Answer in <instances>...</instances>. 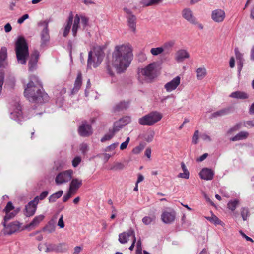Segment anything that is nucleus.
<instances>
[{
    "label": "nucleus",
    "mask_w": 254,
    "mask_h": 254,
    "mask_svg": "<svg viewBox=\"0 0 254 254\" xmlns=\"http://www.w3.org/2000/svg\"><path fill=\"white\" fill-rule=\"evenodd\" d=\"M133 57L132 46L129 43L116 45L112 53V58L106 62V70L110 76L115 72L121 73L129 66Z\"/></svg>",
    "instance_id": "f257e3e1"
},
{
    "label": "nucleus",
    "mask_w": 254,
    "mask_h": 254,
    "mask_svg": "<svg viewBox=\"0 0 254 254\" xmlns=\"http://www.w3.org/2000/svg\"><path fill=\"white\" fill-rule=\"evenodd\" d=\"M24 94L31 102L42 103L49 100L48 94L43 90L40 82L35 76L30 78V82L25 88Z\"/></svg>",
    "instance_id": "f03ea898"
},
{
    "label": "nucleus",
    "mask_w": 254,
    "mask_h": 254,
    "mask_svg": "<svg viewBox=\"0 0 254 254\" xmlns=\"http://www.w3.org/2000/svg\"><path fill=\"white\" fill-rule=\"evenodd\" d=\"M15 51L18 63L25 64L28 56V48L25 40L23 37H19L16 42Z\"/></svg>",
    "instance_id": "7ed1b4c3"
},
{
    "label": "nucleus",
    "mask_w": 254,
    "mask_h": 254,
    "mask_svg": "<svg viewBox=\"0 0 254 254\" xmlns=\"http://www.w3.org/2000/svg\"><path fill=\"white\" fill-rule=\"evenodd\" d=\"M157 67V63L153 62L144 68H139L138 71L139 79L141 80L142 78L149 81L154 79L156 77Z\"/></svg>",
    "instance_id": "20e7f679"
},
{
    "label": "nucleus",
    "mask_w": 254,
    "mask_h": 254,
    "mask_svg": "<svg viewBox=\"0 0 254 254\" xmlns=\"http://www.w3.org/2000/svg\"><path fill=\"white\" fill-rule=\"evenodd\" d=\"M104 56V52L100 48H95L89 53L88 67L91 68L92 67L95 68L98 66L102 62Z\"/></svg>",
    "instance_id": "39448f33"
},
{
    "label": "nucleus",
    "mask_w": 254,
    "mask_h": 254,
    "mask_svg": "<svg viewBox=\"0 0 254 254\" xmlns=\"http://www.w3.org/2000/svg\"><path fill=\"white\" fill-rule=\"evenodd\" d=\"M89 18L85 15L76 14L73 20L72 28V34L74 37L76 36L77 31L79 29H85L88 26Z\"/></svg>",
    "instance_id": "423d86ee"
},
{
    "label": "nucleus",
    "mask_w": 254,
    "mask_h": 254,
    "mask_svg": "<svg viewBox=\"0 0 254 254\" xmlns=\"http://www.w3.org/2000/svg\"><path fill=\"white\" fill-rule=\"evenodd\" d=\"M162 115L157 112H153L141 118L139 120L142 125L150 126L159 121L162 118Z\"/></svg>",
    "instance_id": "0eeeda50"
},
{
    "label": "nucleus",
    "mask_w": 254,
    "mask_h": 254,
    "mask_svg": "<svg viewBox=\"0 0 254 254\" xmlns=\"http://www.w3.org/2000/svg\"><path fill=\"white\" fill-rule=\"evenodd\" d=\"M73 171L71 169L64 171L57 174L55 178V183L58 185L68 183L72 178Z\"/></svg>",
    "instance_id": "6e6552de"
},
{
    "label": "nucleus",
    "mask_w": 254,
    "mask_h": 254,
    "mask_svg": "<svg viewBox=\"0 0 254 254\" xmlns=\"http://www.w3.org/2000/svg\"><path fill=\"white\" fill-rule=\"evenodd\" d=\"M124 10L126 13L127 25L129 30L133 33H135L136 29V17L133 15L130 10L127 8Z\"/></svg>",
    "instance_id": "1a4fd4ad"
},
{
    "label": "nucleus",
    "mask_w": 254,
    "mask_h": 254,
    "mask_svg": "<svg viewBox=\"0 0 254 254\" xmlns=\"http://www.w3.org/2000/svg\"><path fill=\"white\" fill-rule=\"evenodd\" d=\"M22 108L18 103H16L11 108V118L17 122H21L23 119Z\"/></svg>",
    "instance_id": "9d476101"
},
{
    "label": "nucleus",
    "mask_w": 254,
    "mask_h": 254,
    "mask_svg": "<svg viewBox=\"0 0 254 254\" xmlns=\"http://www.w3.org/2000/svg\"><path fill=\"white\" fill-rule=\"evenodd\" d=\"M175 219V212L173 209L167 208L163 211L161 214V220L164 223H171L174 221Z\"/></svg>",
    "instance_id": "9b49d317"
},
{
    "label": "nucleus",
    "mask_w": 254,
    "mask_h": 254,
    "mask_svg": "<svg viewBox=\"0 0 254 254\" xmlns=\"http://www.w3.org/2000/svg\"><path fill=\"white\" fill-rule=\"evenodd\" d=\"M3 225L5 227V232L7 234H11L20 230L21 224L18 221H14L6 226L4 222Z\"/></svg>",
    "instance_id": "f8f14e48"
},
{
    "label": "nucleus",
    "mask_w": 254,
    "mask_h": 254,
    "mask_svg": "<svg viewBox=\"0 0 254 254\" xmlns=\"http://www.w3.org/2000/svg\"><path fill=\"white\" fill-rule=\"evenodd\" d=\"M226 17L225 11L221 9H216L212 11L211 18L215 22H222Z\"/></svg>",
    "instance_id": "ddd939ff"
},
{
    "label": "nucleus",
    "mask_w": 254,
    "mask_h": 254,
    "mask_svg": "<svg viewBox=\"0 0 254 254\" xmlns=\"http://www.w3.org/2000/svg\"><path fill=\"white\" fill-rule=\"evenodd\" d=\"M181 82V78L177 76L164 85V88L168 92L175 90L179 86Z\"/></svg>",
    "instance_id": "4468645a"
},
{
    "label": "nucleus",
    "mask_w": 254,
    "mask_h": 254,
    "mask_svg": "<svg viewBox=\"0 0 254 254\" xmlns=\"http://www.w3.org/2000/svg\"><path fill=\"white\" fill-rule=\"evenodd\" d=\"M39 57V52L37 50L34 51L31 54L28 62V67L30 71H33L36 69Z\"/></svg>",
    "instance_id": "2eb2a0df"
},
{
    "label": "nucleus",
    "mask_w": 254,
    "mask_h": 254,
    "mask_svg": "<svg viewBox=\"0 0 254 254\" xmlns=\"http://www.w3.org/2000/svg\"><path fill=\"white\" fill-rule=\"evenodd\" d=\"M132 236L133 238L135 236L134 231L130 228L126 232H124L119 235V241L121 244L127 243L129 237Z\"/></svg>",
    "instance_id": "dca6fc26"
},
{
    "label": "nucleus",
    "mask_w": 254,
    "mask_h": 254,
    "mask_svg": "<svg viewBox=\"0 0 254 254\" xmlns=\"http://www.w3.org/2000/svg\"><path fill=\"white\" fill-rule=\"evenodd\" d=\"M190 57L189 52L185 49H180L176 51L174 59L178 63L183 62L185 59Z\"/></svg>",
    "instance_id": "f3484780"
},
{
    "label": "nucleus",
    "mask_w": 254,
    "mask_h": 254,
    "mask_svg": "<svg viewBox=\"0 0 254 254\" xmlns=\"http://www.w3.org/2000/svg\"><path fill=\"white\" fill-rule=\"evenodd\" d=\"M182 14L183 18L190 23L193 24H197L196 18L193 16L192 12L190 9L189 8L184 9L182 11Z\"/></svg>",
    "instance_id": "a211bd4d"
},
{
    "label": "nucleus",
    "mask_w": 254,
    "mask_h": 254,
    "mask_svg": "<svg viewBox=\"0 0 254 254\" xmlns=\"http://www.w3.org/2000/svg\"><path fill=\"white\" fill-rule=\"evenodd\" d=\"M82 185V180L79 178H74L71 180V182L69 184V189L71 192L74 193L77 192L79 188Z\"/></svg>",
    "instance_id": "6ab92c4d"
},
{
    "label": "nucleus",
    "mask_w": 254,
    "mask_h": 254,
    "mask_svg": "<svg viewBox=\"0 0 254 254\" xmlns=\"http://www.w3.org/2000/svg\"><path fill=\"white\" fill-rule=\"evenodd\" d=\"M37 204L33 200L30 201L25 207V215L27 217L33 215L36 212Z\"/></svg>",
    "instance_id": "aec40b11"
},
{
    "label": "nucleus",
    "mask_w": 254,
    "mask_h": 254,
    "mask_svg": "<svg viewBox=\"0 0 254 254\" xmlns=\"http://www.w3.org/2000/svg\"><path fill=\"white\" fill-rule=\"evenodd\" d=\"M39 25H44L45 26L41 34V37L42 40L41 44L42 45H43L49 39V32L48 29V22L45 21L43 22H40L39 23Z\"/></svg>",
    "instance_id": "412c9836"
},
{
    "label": "nucleus",
    "mask_w": 254,
    "mask_h": 254,
    "mask_svg": "<svg viewBox=\"0 0 254 254\" xmlns=\"http://www.w3.org/2000/svg\"><path fill=\"white\" fill-rule=\"evenodd\" d=\"M214 173L210 169L203 168L199 173V176L202 179L211 180L213 178Z\"/></svg>",
    "instance_id": "4be33fe9"
},
{
    "label": "nucleus",
    "mask_w": 254,
    "mask_h": 254,
    "mask_svg": "<svg viewBox=\"0 0 254 254\" xmlns=\"http://www.w3.org/2000/svg\"><path fill=\"white\" fill-rule=\"evenodd\" d=\"M7 49L2 47L0 50V68L5 67L7 65Z\"/></svg>",
    "instance_id": "5701e85b"
},
{
    "label": "nucleus",
    "mask_w": 254,
    "mask_h": 254,
    "mask_svg": "<svg viewBox=\"0 0 254 254\" xmlns=\"http://www.w3.org/2000/svg\"><path fill=\"white\" fill-rule=\"evenodd\" d=\"M73 20V15L72 13H71L68 18V19L66 21V23H65L64 29V32H63V36L64 37H66L71 29V25L72 24Z\"/></svg>",
    "instance_id": "b1692460"
},
{
    "label": "nucleus",
    "mask_w": 254,
    "mask_h": 254,
    "mask_svg": "<svg viewBox=\"0 0 254 254\" xmlns=\"http://www.w3.org/2000/svg\"><path fill=\"white\" fill-rule=\"evenodd\" d=\"M131 122L130 117L129 116L124 117L114 123L113 127H122L127 125Z\"/></svg>",
    "instance_id": "393cba45"
},
{
    "label": "nucleus",
    "mask_w": 254,
    "mask_h": 254,
    "mask_svg": "<svg viewBox=\"0 0 254 254\" xmlns=\"http://www.w3.org/2000/svg\"><path fill=\"white\" fill-rule=\"evenodd\" d=\"M231 111L230 108H225L211 114V118H218L228 114Z\"/></svg>",
    "instance_id": "a878e982"
},
{
    "label": "nucleus",
    "mask_w": 254,
    "mask_h": 254,
    "mask_svg": "<svg viewBox=\"0 0 254 254\" xmlns=\"http://www.w3.org/2000/svg\"><path fill=\"white\" fill-rule=\"evenodd\" d=\"M44 216L43 215H40L34 217L33 220L26 226V228H34L44 219Z\"/></svg>",
    "instance_id": "bb28decb"
},
{
    "label": "nucleus",
    "mask_w": 254,
    "mask_h": 254,
    "mask_svg": "<svg viewBox=\"0 0 254 254\" xmlns=\"http://www.w3.org/2000/svg\"><path fill=\"white\" fill-rule=\"evenodd\" d=\"M235 53L237 60L238 68L239 70H241L242 68L243 63V54L239 51L237 48L235 49Z\"/></svg>",
    "instance_id": "cd10ccee"
},
{
    "label": "nucleus",
    "mask_w": 254,
    "mask_h": 254,
    "mask_svg": "<svg viewBox=\"0 0 254 254\" xmlns=\"http://www.w3.org/2000/svg\"><path fill=\"white\" fill-rule=\"evenodd\" d=\"M82 85V75L79 73L75 81L74 88L72 90V93L77 92L80 88Z\"/></svg>",
    "instance_id": "c85d7f7f"
},
{
    "label": "nucleus",
    "mask_w": 254,
    "mask_h": 254,
    "mask_svg": "<svg viewBox=\"0 0 254 254\" xmlns=\"http://www.w3.org/2000/svg\"><path fill=\"white\" fill-rule=\"evenodd\" d=\"M230 97L233 98L241 99H245L248 98V96L246 93L240 91L232 92L230 95Z\"/></svg>",
    "instance_id": "c756f323"
},
{
    "label": "nucleus",
    "mask_w": 254,
    "mask_h": 254,
    "mask_svg": "<svg viewBox=\"0 0 254 254\" xmlns=\"http://www.w3.org/2000/svg\"><path fill=\"white\" fill-rule=\"evenodd\" d=\"M249 133L246 131H241L237 134L235 136L231 138L230 140L232 141H236L238 140H243L247 138Z\"/></svg>",
    "instance_id": "7c9ffc66"
},
{
    "label": "nucleus",
    "mask_w": 254,
    "mask_h": 254,
    "mask_svg": "<svg viewBox=\"0 0 254 254\" xmlns=\"http://www.w3.org/2000/svg\"><path fill=\"white\" fill-rule=\"evenodd\" d=\"M196 77L199 80H201L206 76L207 71L205 67L198 68L196 70Z\"/></svg>",
    "instance_id": "2f4dec72"
},
{
    "label": "nucleus",
    "mask_w": 254,
    "mask_h": 254,
    "mask_svg": "<svg viewBox=\"0 0 254 254\" xmlns=\"http://www.w3.org/2000/svg\"><path fill=\"white\" fill-rule=\"evenodd\" d=\"M78 131L80 135L82 137H88L93 133L91 128H79Z\"/></svg>",
    "instance_id": "473e14b6"
},
{
    "label": "nucleus",
    "mask_w": 254,
    "mask_h": 254,
    "mask_svg": "<svg viewBox=\"0 0 254 254\" xmlns=\"http://www.w3.org/2000/svg\"><path fill=\"white\" fill-rule=\"evenodd\" d=\"M181 166L182 169L183 171V173H180L178 175V177L179 178H184V179H188L189 178V172L188 171L185 163L184 162H182L181 163Z\"/></svg>",
    "instance_id": "72a5a7b5"
},
{
    "label": "nucleus",
    "mask_w": 254,
    "mask_h": 254,
    "mask_svg": "<svg viewBox=\"0 0 254 254\" xmlns=\"http://www.w3.org/2000/svg\"><path fill=\"white\" fill-rule=\"evenodd\" d=\"M205 218L215 225H220L222 226L225 225L224 223L214 215H213L211 217H205Z\"/></svg>",
    "instance_id": "f704fd0d"
},
{
    "label": "nucleus",
    "mask_w": 254,
    "mask_h": 254,
    "mask_svg": "<svg viewBox=\"0 0 254 254\" xmlns=\"http://www.w3.org/2000/svg\"><path fill=\"white\" fill-rule=\"evenodd\" d=\"M118 131V129H117L114 128L113 129L110 130L109 132L105 134L103 137H102L101 139V141L102 142H104L106 141L109 140L114 136L115 133L116 131Z\"/></svg>",
    "instance_id": "c9c22d12"
},
{
    "label": "nucleus",
    "mask_w": 254,
    "mask_h": 254,
    "mask_svg": "<svg viewBox=\"0 0 254 254\" xmlns=\"http://www.w3.org/2000/svg\"><path fill=\"white\" fill-rule=\"evenodd\" d=\"M150 52L153 56L156 57L162 54L164 52V48L162 46L152 48Z\"/></svg>",
    "instance_id": "e433bc0d"
},
{
    "label": "nucleus",
    "mask_w": 254,
    "mask_h": 254,
    "mask_svg": "<svg viewBox=\"0 0 254 254\" xmlns=\"http://www.w3.org/2000/svg\"><path fill=\"white\" fill-rule=\"evenodd\" d=\"M57 253H64L68 249V245L66 243H61L56 245Z\"/></svg>",
    "instance_id": "4c0bfd02"
},
{
    "label": "nucleus",
    "mask_w": 254,
    "mask_h": 254,
    "mask_svg": "<svg viewBox=\"0 0 254 254\" xmlns=\"http://www.w3.org/2000/svg\"><path fill=\"white\" fill-rule=\"evenodd\" d=\"M56 226L54 222L49 221L48 224L43 228L42 231H46L49 233H52L55 231Z\"/></svg>",
    "instance_id": "58836bf2"
},
{
    "label": "nucleus",
    "mask_w": 254,
    "mask_h": 254,
    "mask_svg": "<svg viewBox=\"0 0 254 254\" xmlns=\"http://www.w3.org/2000/svg\"><path fill=\"white\" fill-rule=\"evenodd\" d=\"M163 0H143L142 3L145 6L156 5L162 2Z\"/></svg>",
    "instance_id": "ea45409f"
},
{
    "label": "nucleus",
    "mask_w": 254,
    "mask_h": 254,
    "mask_svg": "<svg viewBox=\"0 0 254 254\" xmlns=\"http://www.w3.org/2000/svg\"><path fill=\"white\" fill-rule=\"evenodd\" d=\"M63 193V191L62 190H60L58 192L52 194L49 197V202H54L56 201V200L60 197H61Z\"/></svg>",
    "instance_id": "a19ab883"
},
{
    "label": "nucleus",
    "mask_w": 254,
    "mask_h": 254,
    "mask_svg": "<svg viewBox=\"0 0 254 254\" xmlns=\"http://www.w3.org/2000/svg\"><path fill=\"white\" fill-rule=\"evenodd\" d=\"M155 217L153 215L150 216H147L144 217L142 219V221L143 223L145 225H148L151 224V223L155 221Z\"/></svg>",
    "instance_id": "79ce46f5"
},
{
    "label": "nucleus",
    "mask_w": 254,
    "mask_h": 254,
    "mask_svg": "<svg viewBox=\"0 0 254 254\" xmlns=\"http://www.w3.org/2000/svg\"><path fill=\"white\" fill-rule=\"evenodd\" d=\"M241 215L244 221L247 220L248 217L250 216V211L248 208L242 207L241 209Z\"/></svg>",
    "instance_id": "37998d69"
},
{
    "label": "nucleus",
    "mask_w": 254,
    "mask_h": 254,
    "mask_svg": "<svg viewBox=\"0 0 254 254\" xmlns=\"http://www.w3.org/2000/svg\"><path fill=\"white\" fill-rule=\"evenodd\" d=\"M239 200L236 199L231 200L228 203V208L231 211H234L239 204Z\"/></svg>",
    "instance_id": "c03bdc74"
},
{
    "label": "nucleus",
    "mask_w": 254,
    "mask_h": 254,
    "mask_svg": "<svg viewBox=\"0 0 254 254\" xmlns=\"http://www.w3.org/2000/svg\"><path fill=\"white\" fill-rule=\"evenodd\" d=\"M46 249L45 252L47 253L55 252H57L56 245L54 244L45 243Z\"/></svg>",
    "instance_id": "a18cd8bd"
},
{
    "label": "nucleus",
    "mask_w": 254,
    "mask_h": 254,
    "mask_svg": "<svg viewBox=\"0 0 254 254\" xmlns=\"http://www.w3.org/2000/svg\"><path fill=\"white\" fill-rule=\"evenodd\" d=\"M128 106V103L126 102H121L117 104L114 108L115 111H118L120 110L126 109Z\"/></svg>",
    "instance_id": "49530a36"
},
{
    "label": "nucleus",
    "mask_w": 254,
    "mask_h": 254,
    "mask_svg": "<svg viewBox=\"0 0 254 254\" xmlns=\"http://www.w3.org/2000/svg\"><path fill=\"white\" fill-rule=\"evenodd\" d=\"M154 135V132L151 130L148 131V132L144 135V139L147 142H151L153 140Z\"/></svg>",
    "instance_id": "de8ad7c7"
},
{
    "label": "nucleus",
    "mask_w": 254,
    "mask_h": 254,
    "mask_svg": "<svg viewBox=\"0 0 254 254\" xmlns=\"http://www.w3.org/2000/svg\"><path fill=\"white\" fill-rule=\"evenodd\" d=\"M48 194V191H44L42 192L39 196H37L34 198L33 200L37 203V204L39 202V200H43L44 198H45Z\"/></svg>",
    "instance_id": "09e8293b"
},
{
    "label": "nucleus",
    "mask_w": 254,
    "mask_h": 254,
    "mask_svg": "<svg viewBox=\"0 0 254 254\" xmlns=\"http://www.w3.org/2000/svg\"><path fill=\"white\" fill-rule=\"evenodd\" d=\"M242 126H244L246 127L248 126L254 127V119L251 121L240 123L237 125L236 127H240Z\"/></svg>",
    "instance_id": "8fccbe9b"
},
{
    "label": "nucleus",
    "mask_w": 254,
    "mask_h": 254,
    "mask_svg": "<svg viewBox=\"0 0 254 254\" xmlns=\"http://www.w3.org/2000/svg\"><path fill=\"white\" fill-rule=\"evenodd\" d=\"M17 213V212L16 211H11L5 213V215L4 218V222H5L6 221L13 218L16 215Z\"/></svg>",
    "instance_id": "3c124183"
},
{
    "label": "nucleus",
    "mask_w": 254,
    "mask_h": 254,
    "mask_svg": "<svg viewBox=\"0 0 254 254\" xmlns=\"http://www.w3.org/2000/svg\"><path fill=\"white\" fill-rule=\"evenodd\" d=\"M111 155L107 153L98 154L96 157L102 158L104 163H106L111 157Z\"/></svg>",
    "instance_id": "603ef678"
},
{
    "label": "nucleus",
    "mask_w": 254,
    "mask_h": 254,
    "mask_svg": "<svg viewBox=\"0 0 254 254\" xmlns=\"http://www.w3.org/2000/svg\"><path fill=\"white\" fill-rule=\"evenodd\" d=\"M79 149L82 154L85 155L89 150L88 145L86 143H82L80 145Z\"/></svg>",
    "instance_id": "864d4df0"
},
{
    "label": "nucleus",
    "mask_w": 254,
    "mask_h": 254,
    "mask_svg": "<svg viewBox=\"0 0 254 254\" xmlns=\"http://www.w3.org/2000/svg\"><path fill=\"white\" fill-rule=\"evenodd\" d=\"M174 45V42L172 41H169L165 42L162 45V47L164 48V51L165 50H168L170 48L173 47Z\"/></svg>",
    "instance_id": "5fc2aeb1"
},
{
    "label": "nucleus",
    "mask_w": 254,
    "mask_h": 254,
    "mask_svg": "<svg viewBox=\"0 0 254 254\" xmlns=\"http://www.w3.org/2000/svg\"><path fill=\"white\" fill-rule=\"evenodd\" d=\"M81 162V157L76 156L72 161V165L74 167H77Z\"/></svg>",
    "instance_id": "6e6d98bb"
},
{
    "label": "nucleus",
    "mask_w": 254,
    "mask_h": 254,
    "mask_svg": "<svg viewBox=\"0 0 254 254\" xmlns=\"http://www.w3.org/2000/svg\"><path fill=\"white\" fill-rule=\"evenodd\" d=\"M75 193L73 192H71L70 190H68L67 193L65 194L63 197V201L64 202H66L70 197H72V195H74Z\"/></svg>",
    "instance_id": "4d7b16f0"
},
{
    "label": "nucleus",
    "mask_w": 254,
    "mask_h": 254,
    "mask_svg": "<svg viewBox=\"0 0 254 254\" xmlns=\"http://www.w3.org/2000/svg\"><path fill=\"white\" fill-rule=\"evenodd\" d=\"M14 207L12 205V203L11 202H8L4 209V211H5V213L7 212H10L11 211H14Z\"/></svg>",
    "instance_id": "13d9d810"
},
{
    "label": "nucleus",
    "mask_w": 254,
    "mask_h": 254,
    "mask_svg": "<svg viewBox=\"0 0 254 254\" xmlns=\"http://www.w3.org/2000/svg\"><path fill=\"white\" fill-rule=\"evenodd\" d=\"M118 143H114L108 146L105 149V151H110L114 150L118 145Z\"/></svg>",
    "instance_id": "bf43d9fd"
},
{
    "label": "nucleus",
    "mask_w": 254,
    "mask_h": 254,
    "mask_svg": "<svg viewBox=\"0 0 254 254\" xmlns=\"http://www.w3.org/2000/svg\"><path fill=\"white\" fill-rule=\"evenodd\" d=\"M28 18L29 15L28 14H25L18 19L17 23L19 24H21L25 20L27 19Z\"/></svg>",
    "instance_id": "052dcab7"
},
{
    "label": "nucleus",
    "mask_w": 254,
    "mask_h": 254,
    "mask_svg": "<svg viewBox=\"0 0 254 254\" xmlns=\"http://www.w3.org/2000/svg\"><path fill=\"white\" fill-rule=\"evenodd\" d=\"M200 137L204 141L210 142L211 141L210 137L206 133H202L200 135Z\"/></svg>",
    "instance_id": "680f3d73"
},
{
    "label": "nucleus",
    "mask_w": 254,
    "mask_h": 254,
    "mask_svg": "<svg viewBox=\"0 0 254 254\" xmlns=\"http://www.w3.org/2000/svg\"><path fill=\"white\" fill-rule=\"evenodd\" d=\"M58 226L60 228H64V227L65 226L64 223V221L63 220V215H62L61 216L60 218H59V219L58 220Z\"/></svg>",
    "instance_id": "e2e57ef3"
},
{
    "label": "nucleus",
    "mask_w": 254,
    "mask_h": 254,
    "mask_svg": "<svg viewBox=\"0 0 254 254\" xmlns=\"http://www.w3.org/2000/svg\"><path fill=\"white\" fill-rule=\"evenodd\" d=\"M143 149V146L140 145L139 146H136L132 150V152L134 154L139 153L141 150Z\"/></svg>",
    "instance_id": "0e129e2a"
},
{
    "label": "nucleus",
    "mask_w": 254,
    "mask_h": 254,
    "mask_svg": "<svg viewBox=\"0 0 254 254\" xmlns=\"http://www.w3.org/2000/svg\"><path fill=\"white\" fill-rule=\"evenodd\" d=\"M129 137H127L126 139V140L123 142L121 144V146H120V149L121 150H124L125 149H126L129 143Z\"/></svg>",
    "instance_id": "69168bd1"
},
{
    "label": "nucleus",
    "mask_w": 254,
    "mask_h": 254,
    "mask_svg": "<svg viewBox=\"0 0 254 254\" xmlns=\"http://www.w3.org/2000/svg\"><path fill=\"white\" fill-rule=\"evenodd\" d=\"M136 253H141L142 248H141V242L140 239L138 240L136 244Z\"/></svg>",
    "instance_id": "338daca9"
},
{
    "label": "nucleus",
    "mask_w": 254,
    "mask_h": 254,
    "mask_svg": "<svg viewBox=\"0 0 254 254\" xmlns=\"http://www.w3.org/2000/svg\"><path fill=\"white\" fill-rule=\"evenodd\" d=\"M198 131L196 130L192 138V143L194 144H197L198 142Z\"/></svg>",
    "instance_id": "774afa93"
}]
</instances>
